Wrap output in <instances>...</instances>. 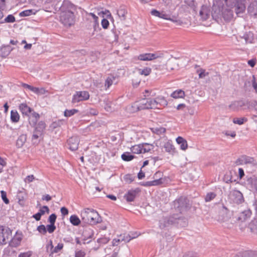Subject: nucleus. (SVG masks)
Instances as JSON below:
<instances>
[{
  "label": "nucleus",
  "instance_id": "obj_55",
  "mask_svg": "<svg viewBox=\"0 0 257 257\" xmlns=\"http://www.w3.org/2000/svg\"><path fill=\"white\" fill-rule=\"evenodd\" d=\"M151 72V69L149 67H146L142 70H140V73L145 76L149 75Z\"/></svg>",
  "mask_w": 257,
  "mask_h": 257
},
{
  "label": "nucleus",
  "instance_id": "obj_13",
  "mask_svg": "<svg viewBox=\"0 0 257 257\" xmlns=\"http://www.w3.org/2000/svg\"><path fill=\"white\" fill-rule=\"evenodd\" d=\"M19 109L23 115L27 116H29L31 113L34 111L33 109L25 103L20 104Z\"/></svg>",
  "mask_w": 257,
  "mask_h": 257
},
{
  "label": "nucleus",
  "instance_id": "obj_4",
  "mask_svg": "<svg viewBox=\"0 0 257 257\" xmlns=\"http://www.w3.org/2000/svg\"><path fill=\"white\" fill-rule=\"evenodd\" d=\"M224 2L229 3L230 9L236 13V15L239 16L240 14H243L246 9L245 4L242 1H224Z\"/></svg>",
  "mask_w": 257,
  "mask_h": 257
},
{
  "label": "nucleus",
  "instance_id": "obj_60",
  "mask_svg": "<svg viewBox=\"0 0 257 257\" xmlns=\"http://www.w3.org/2000/svg\"><path fill=\"white\" fill-rule=\"evenodd\" d=\"M180 257H197L195 253L192 251H188L183 253L180 255Z\"/></svg>",
  "mask_w": 257,
  "mask_h": 257
},
{
  "label": "nucleus",
  "instance_id": "obj_57",
  "mask_svg": "<svg viewBox=\"0 0 257 257\" xmlns=\"http://www.w3.org/2000/svg\"><path fill=\"white\" fill-rule=\"evenodd\" d=\"M16 21L15 17L12 15H9L5 19V23H14Z\"/></svg>",
  "mask_w": 257,
  "mask_h": 257
},
{
  "label": "nucleus",
  "instance_id": "obj_62",
  "mask_svg": "<svg viewBox=\"0 0 257 257\" xmlns=\"http://www.w3.org/2000/svg\"><path fill=\"white\" fill-rule=\"evenodd\" d=\"M109 25L108 21L106 19H103L101 21V25L103 28L107 29Z\"/></svg>",
  "mask_w": 257,
  "mask_h": 257
},
{
  "label": "nucleus",
  "instance_id": "obj_54",
  "mask_svg": "<svg viewBox=\"0 0 257 257\" xmlns=\"http://www.w3.org/2000/svg\"><path fill=\"white\" fill-rule=\"evenodd\" d=\"M2 199L3 201L6 204H8L9 203V200L7 197V193L6 191L4 190H2L1 191Z\"/></svg>",
  "mask_w": 257,
  "mask_h": 257
},
{
  "label": "nucleus",
  "instance_id": "obj_18",
  "mask_svg": "<svg viewBox=\"0 0 257 257\" xmlns=\"http://www.w3.org/2000/svg\"><path fill=\"white\" fill-rule=\"evenodd\" d=\"M164 148L165 151L171 154H173L175 152V148L173 145L172 142L168 140L164 143Z\"/></svg>",
  "mask_w": 257,
  "mask_h": 257
},
{
  "label": "nucleus",
  "instance_id": "obj_40",
  "mask_svg": "<svg viewBox=\"0 0 257 257\" xmlns=\"http://www.w3.org/2000/svg\"><path fill=\"white\" fill-rule=\"evenodd\" d=\"M135 158V156L128 152H125L121 155V159L124 161H130Z\"/></svg>",
  "mask_w": 257,
  "mask_h": 257
},
{
  "label": "nucleus",
  "instance_id": "obj_3",
  "mask_svg": "<svg viewBox=\"0 0 257 257\" xmlns=\"http://www.w3.org/2000/svg\"><path fill=\"white\" fill-rule=\"evenodd\" d=\"M81 217L84 222L90 224L98 223L101 220L98 212L92 208H85L82 210Z\"/></svg>",
  "mask_w": 257,
  "mask_h": 257
},
{
  "label": "nucleus",
  "instance_id": "obj_53",
  "mask_svg": "<svg viewBox=\"0 0 257 257\" xmlns=\"http://www.w3.org/2000/svg\"><path fill=\"white\" fill-rule=\"evenodd\" d=\"M46 230L49 233H53L56 229V226L54 224H48L46 226Z\"/></svg>",
  "mask_w": 257,
  "mask_h": 257
},
{
  "label": "nucleus",
  "instance_id": "obj_64",
  "mask_svg": "<svg viewBox=\"0 0 257 257\" xmlns=\"http://www.w3.org/2000/svg\"><path fill=\"white\" fill-rule=\"evenodd\" d=\"M235 164L236 165H240L243 164V156L237 159L235 162Z\"/></svg>",
  "mask_w": 257,
  "mask_h": 257
},
{
  "label": "nucleus",
  "instance_id": "obj_25",
  "mask_svg": "<svg viewBox=\"0 0 257 257\" xmlns=\"http://www.w3.org/2000/svg\"><path fill=\"white\" fill-rule=\"evenodd\" d=\"M243 161L244 164H251L253 166L257 165V163L254 159L252 157L243 155Z\"/></svg>",
  "mask_w": 257,
  "mask_h": 257
},
{
  "label": "nucleus",
  "instance_id": "obj_6",
  "mask_svg": "<svg viewBox=\"0 0 257 257\" xmlns=\"http://www.w3.org/2000/svg\"><path fill=\"white\" fill-rule=\"evenodd\" d=\"M211 3L209 1L203 4L199 11V16L203 21H206L211 16Z\"/></svg>",
  "mask_w": 257,
  "mask_h": 257
},
{
  "label": "nucleus",
  "instance_id": "obj_20",
  "mask_svg": "<svg viewBox=\"0 0 257 257\" xmlns=\"http://www.w3.org/2000/svg\"><path fill=\"white\" fill-rule=\"evenodd\" d=\"M247 11L251 15L257 16V1H252L248 7Z\"/></svg>",
  "mask_w": 257,
  "mask_h": 257
},
{
  "label": "nucleus",
  "instance_id": "obj_56",
  "mask_svg": "<svg viewBox=\"0 0 257 257\" xmlns=\"http://www.w3.org/2000/svg\"><path fill=\"white\" fill-rule=\"evenodd\" d=\"M37 230L42 234H45L47 233L46 227L44 225H40L37 227Z\"/></svg>",
  "mask_w": 257,
  "mask_h": 257
},
{
  "label": "nucleus",
  "instance_id": "obj_42",
  "mask_svg": "<svg viewBox=\"0 0 257 257\" xmlns=\"http://www.w3.org/2000/svg\"><path fill=\"white\" fill-rule=\"evenodd\" d=\"M248 108L251 110H254L257 113V101L252 100L247 103Z\"/></svg>",
  "mask_w": 257,
  "mask_h": 257
},
{
  "label": "nucleus",
  "instance_id": "obj_9",
  "mask_svg": "<svg viewBox=\"0 0 257 257\" xmlns=\"http://www.w3.org/2000/svg\"><path fill=\"white\" fill-rule=\"evenodd\" d=\"M190 208L189 201L186 197H181L178 200V209L182 213Z\"/></svg>",
  "mask_w": 257,
  "mask_h": 257
},
{
  "label": "nucleus",
  "instance_id": "obj_30",
  "mask_svg": "<svg viewBox=\"0 0 257 257\" xmlns=\"http://www.w3.org/2000/svg\"><path fill=\"white\" fill-rule=\"evenodd\" d=\"M36 12H37V11H36L35 10H32V9L27 10H25V11L21 12L19 14V16L21 17L30 16L32 15H35Z\"/></svg>",
  "mask_w": 257,
  "mask_h": 257
},
{
  "label": "nucleus",
  "instance_id": "obj_21",
  "mask_svg": "<svg viewBox=\"0 0 257 257\" xmlns=\"http://www.w3.org/2000/svg\"><path fill=\"white\" fill-rule=\"evenodd\" d=\"M178 145L179 146V148L182 151H186L188 147L187 141L181 137H178Z\"/></svg>",
  "mask_w": 257,
  "mask_h": 257
},
{
  "label": "nucleus",
  "instance_id": "obj_19",
  "mask_svg": "<svg viewBox=\"0 0 257 257\" xmlns=\"http://www.w3.org/2000/svg\"><path fill=\"white\" fill-rule=\"evenodd\" d=\"M150 98L143 99L138 101L139 103V107L141 110L146 109H151L150 103L149 102Z\"/></svg>",
  "mask_w": 257,
  "mask_h": 257
},
{
  "label": "nucleus",
  "instance_id": "obj_58",
  "mask_svg": "<svg viewBox=\"0 0 257 257\" xmlns=\"http://www.w3.org/2000/svg\"><path fill=\"white\" fill-rule=\"evenodd\" d=\"M41 215H43L46 212L49 213V208L47 206H43L42 207L40 208L39 211L38 212Z\"/></svg>",
  "mask_w": 257,
  "mask_h": 257
},
{
  "label": "nucleus",
  "instance_id": "obj_2",
  "mask_svg": "<svg viewBox=\"0 0 257 257\" xmlns=\"http://www.w3.org/2000/svg\"><path fill=\"white\" fill-rule=\"evenodd\" d=\"M76 9V6L70 1H63L61 5L60 21L66 27H70L74 23V16L73 12Z\"/></svg>",
  "mask_w": 257,
  "mask_h": 257
},
{
  "label": "nucleus",
  "instance_id": "obj_31",
  "mask_svg": "<svg viewBox=\"0 0 257 257\" xmlns=\"http://www.w3.org/2000/svg\"><path fill=\"white\" fill-rule=\"evenodd\" d=\"M83 235L87 238H91L94 235V231L90 228H86L83 231Z\"/></svg>",
  "mask_w": 257,
  "mask_h": 257
},
{
  "label": "nucleus",
  "instance_id": "obj_16",
  "mask_svg": "<svg viewBox=\"0 0 257 257\" xmlns=\"http://www.w3.org/2000/svg\"><path fill=\"white\" fill-rule=\"evenodd\" d=\"M164 180L162 178H160L158 179H155L151 181H147L146 182L141 183L140 184L145 187H150L153 186H158L162 184Z\"/></svg>",
  "mask_w": 257,
  "mask_h": 257
},
{
  "label": "nucleus",
  "instance_id": "obj_38",
  "mask_svg": "<svg viewBox=\"0 0 257 257\" xmlns=\"http://www.w3.org/2000/svg\"><path fill=\"white\" fill-rule=\"evenodd\" d=\"M31 91L33 92L34 93L37 94H44L45 93V90L44 88H38V87H35L32 86V88L31 89Z\"/></svg>",
  "mask_w": 257,
  "mask_h": 257
},
{
  "label": "nucleus",
  "instance_id": "obj_15",
  "mask_svg": "<svg viewBox=\"0 0 257 257\" xmlns=\"http://www.w3.org/2000/svg\"><path fill=\"white\" fill-rule=\"evenodd\" d=\"M251 214V212L250 210H245L239 214L236 220L240 222H244L250 217Z\"/></svg>",
  "mask_w": 257,
  "mask_h": 257
},
{
  "label": "nucleus",
  "instance_id": "obj_44",
  "mask_svg": "<svg viewBox=\"0 0 257 257\" xmlns=\"http://www.w3.org/2000/svg\"><path fill=\"white\" fill-rule=\"evenodd\" d=\"M21 240V237H15L12 239L11 244L12 246H17L20 245Z\"/></svg>",
  "mask_w": 257,
  "mask_h": 257
},
{
  "label": "nucleus",
  "instance_id": "obj_50",
  "mask_svg": "<svg viewBox=\"0 0 257 257\" xmlns=\"http://www.w3.org/2000/svg\"><path fill=\"white\" fill-rule=\"evenodd\" d=\"M247 119L245 117L235 118L233 119V122L234 123L241 125L243 124L244 122L247 121Z\"/></svg>",
  "mask_w": 257,
  "mask_h": 257
},
{
  "label": "nucleus",
  "instance_id": "obj_7",
  "mask_svg": "<svg viewBox=\"0 0 257 257\" xmlns=\"http://www.w3.org/2000/svg\"><path fill=\"white\" fill-rule=\"evenodd\" d=\"M90 95L88 91H77L73 96L72 102L75 103L82 101L88 100Z\"/></svg>",
  "mask_w": 257,
  "mask_h": 257
},
{
  "label": "nucleus",
  "instance_id": "obj_45",
  "mask_svg": "<svg viewBox=\"0 0 257 257\" xmlns=\"http://www.w3.org/2000/svg\"><path fill=\"white\" fill-rule=\"evenodd\" d=\"M244 105V104L243 103L240 104V101H234L229 105V108L233 110H235L238 106H241Z\"/></svg>",
  "mask_w": 257,
  "mask_h": 257
},
{
  "label": "nucleus",
  "instance_id": "obj_51",
  "mask_svg": "<svg viewBox=\"0 0 257 257\" xmlns=\"http://www.w3.org/2000/svg\"><path fill=\"white\" fill-rule=\"evenodd\" d=\"M135 178V177L131 174H126L124 176V180L128 184L134 181Z\"/></svg>",
  "mask_w": 257,
  "mask_h": 257
},
{
  "label": "nucleus",
  "instance_id": "obj_17",
  "mask_svg": "<svg viewBox=\"0 0 257 257\" xmlns=\"http://www.w3.org/2000/svg\"><path fill=\"white\" fill-rule=\"evenodd\" d=\"M27 117H29V121L31 125L34 126L36 124L40 117V115L38 113L33 111L31 113L30 115L27 116Z\"/></svg>",
  "mask_w": 257,
  "mask_h": 257
},
{
  "label": "nucleus",
  "instance_id": "obj_49",
  "mask_svg": "<svg viewBox=\"0 0 257 257\" xmlns=\"http://www.w3.org/2000/svg\"><path fill=\"white\" fill-rule=\"evenodd\" d=\"M216 194L213 192L208 193L205 197V200L206 202H210L215 198Z\"/></svg>",
  "mask_w": 257,
  "mask_h": 257
},
{
  "label": "nucleus",
  "instance_id": "obj_43",
  "mask_svg": "<svg viewBox=\"0 0 257 257\" xmlns=\"http://www.w3.org/2000/svg\"><path fill=\"white\" fill-rule=\"evenodd\" d=\"M78 111V110L76 109H72L70 110L66 109L64 112V115L65 117H70L76 113Z\"/></svg>",
  "mask_w": 257,
  "mask_h": 257
},
{
  "label": "nucleus",
  "instance_id": "obj_34",
  "mask_svg": "<svg viewBox=\"0 0 257 257\" xmlns=\"http://www.w3.org/2000/svg\"><path fill=\"white\" fill-rule=\"evenodd\" d=\"M128 110L131 113H134L139 110H140L138 101L133 103L131 106L128 107Z\"/></svg>",
  "mask_w": 257,
  "mask_h": 257
},
{
  "label": "nucleus",
  "instance_id": "obj_47",
  "mask_svg": "<svg viewBox=\"0 0 257 257\" xmlns=\"http://www.w3.org/2000/svg\"><path fill=\"white\" fill-rule=\"evenodd\" d=\"M243 38L245 40L246 43H251L253 40V34L249 32L244 34Z\"/></svg>",
  "mask_w": 257,
  "mask_h": 257
},
{
  "label": "nucleus",
  "instance_id": "obj_35",
  "mask_svg": "<svg viewBox=\"0 0 257 257\" xmlns=\"http://www.w3.org/2000/svg\"><path fill=\"white\" fill-rule=\"evenodd\" d=\"M70 222L75 226L79 225L80 224V220L76 215H72L70 217Z\"/></svg>",
  "mask_w": 257,
  "mask_h": 257
},
{
  "label": "nucleus",
  "instance_id": "obj_5",
  "mask_svg": "<svg viewBox=\"0 0 257 257\" xmlns=\"http://www.w3.org/2000/svg\"><path fill=\"white\" fill-rule=\"evenodd\" d=\"M228 199L230 202L237 204H240L244 201L242 194L236 190H233L229 192Z\"/></svg>",
  "mask_w": 257,
  "mask_h": 257
},
{
  "label": "nucleus",
  "instance_id": "obj_61",
  "mask_svg": "<svg viewBox=\"0 0 257 257\" xmlns=\"http://www.w3.org/2000/svg\"><path fill=\"white\" fill-rule=\"evenodd\" d=\"M199 71H200V73H199V78H203L208 75V73L205 72V70L204 69H201L200 70H197L198 72H199Z\"/></svg>",
  "mask_w": 257,
  "mask_h": 257
},
{
  "label": "nucleus",
  "instance_id": "obj_28",
  "mask_svg": "<svg viewBox=\"0 0 257 257\" xmlns=\"http://www.w3.org/2000/svg\"><path fill=\"white\" fill-rule=\"evenodd\" d=\"M151 14L152 15L159 17L160 18H162L163 19H168L167 15L163 13H160L158 11L153 9L151 11Z\"/></svg>",
  "mask_w": 257,
  "mask_h": 257
},
{
  "label": "nucleus",
  "instance_id": "obj_22",
  "mask_svg": "<svg viewBox=\"0 0 257 257\" xmlns=\"http://www.w3.org/2000/svg\"><path fill=\"white\" fill-rule=\"evenodd\" d=\"M12 49L10 46L2 47L0 49V56L2 58L7 57L12 51Z\"/></svg>",
  "mask_w": 257,
  "mask_h": 257
},
{
  "label": "nucleus",
  "instance_id": "obj_33",
  "mask_svg": "<svg viewBox=\"0 0 257 257\" xmlns=\"http://www.w3.org/2000/svg\"><path fill=\"white\" fill-rule=\"evenodd\" d=\"M64 120L63 119H59L57 121L53 122L50 125V128L54 130L63 124Z\"/></svg>",
  "mask_w": 257,
  "mask_h": 257
},
{
  "label": "nucleus",
  "instance_id": "obj_41",
  "mask_svg": "<svg viewBox=\"0 0 257 257\" xmlns=\"http://www.w3.org/2000/svg\"><path fill=\"white\" fill-rule=\"evenodd\" d=\"M157 97V100L158 101V104L160 106V108L162 107H164L167 105V101L165 99V97L162 96H159Z\"/></svg>",
  "mask_w": 257,
  "mask_h": 257
},
{
  "label": "nucleus",
  "instance_id": "obj_37",
  "mask_svg": "<svg viewBox=\"0 0 257 257\" xmlns=\"http://www.w3.org/2000/svg\"><path fill=\"white\" fill-rule=\"evenodd\" d=\"M151 130L153 133L158 135L164 134L166 131V129L162 127H154Z\"/></svg>",
  "mask_w": 257,
  "mask_h": 257
},
{
  "label": "nucleus",
  "instance_id": "obj_32",
  "mask_svg": "<svg viewBox=\"0 0 257 257\" xmlns=\"http://www.w3.org/2000/svg\"><path fill=\"white\" fill-rule=\"evenodd\" d=\"M131 150L134 154H142V144L132 146Z\"/></svg>",
  "mask_w": 257,
  "mask_h": 257
},
{
  "label": "nucleus",
  "instance_id": "obj_10",
  "mask_svg": "<svg viewBox=\"0 0 257 257\" xmlns=\"http://www.w3.org/2000/svg\"><path fill=\"white\" fill-rule=\"evenodd\" d=\"M136 236H130L129 235L121 234L117 238H115L112 240V245L117 246L122 241L125 242L130 241L131 239L135 238Z\"/></svg>",
  "mask_w": 257,
  "mask_h": 257
},
{
  "label": "nucleus",
  "instance_id": "obj_36",
  "mask_svg": "<svg viewBox=\"0 0 257 257\" xmlns=\"http://www.w3.org/2000/svg\"><path fill=\"white\" fill-rule=\"evenodd\" d=\"M149 102L150 103L151 109H160L158 104V101L157 100V97H156L155 99L150 98Z\"/></svg>",
  "mask_w": 257,
  "mask_h": 257
},
{
  "label": "nucleus",
  "instance_id": "obj_29",
  "mask_svg": "<svg viewBox=\"0 0 257 257\" xmlns=\"http://www.w3.org/2000/svg\"><path fill=\"white\" fill-rule=\"evenodd\" d=\"M11 119L13 122H17L20 119V115L16 110H12L11 112Z\"/></svg>",
  "mask_w": 257,
  "mask_h": 257
},
{
  "label": "nucleus",
  "instance_id": "obj_24",
  "mask_svg": "<svg viewBox=\"0 0 257 257\" xmlns=\"http://www.w3.org/2000/svg\"><path fill=\"white\" fill-rule=\"evenodd\" d=\"M27 140V136L26 135L22 134L20 135L16 142V146L19 148H22Z\"/></svg>",
  "mask_w": 257,
  "mask_h": 257
},
{
  "label": "nucleus",
  "instance_id": "obj_46",
  "mask_svg": "<svg viewBox=\"0 0 257 257\" xmlns=\"http://www.w3.org/2000/svg\"><path fill=\"white\" fill-rule=\"evenodd\" d=\"M64 245L62 243H59L53 249L52 251H51V253L50 255H52L54 253H57L59 251H60L63 248Z\"/></svg>",
  "mask_w": 257,
  "mask_h": 257
},
{
  "label": "nucleus",
  "instance_id": "obj_11",
  "mask_svg": "<svg viewBox=\"0 0 257 257\" xmlns=\"http://www.w3.org/2000/svg\"><path fill=\"white\" fill-rule=\"evenodd\" d=\"M79 140L78 137L73 136L67 140L68 148L71 151H76L78 148Z\"/></svg>",
  "mask_w": 257,
  "mask_h": 257
},
{
  "label": "nucleus",
  "instance_id": "obj_26",
  "mask_svg": "<svg viewBox=\"0 0 257 257\" xmlns=\"http://www.w3.org/2000/svg\"><path fill=\"white\" fill-rule=\"evenodd\" d=\"M142 154H144L146 153L149 152L151 150H153L154 148V146L153 145L148 143H143L142 144Z\"/></svg>",
  "mask_w": 257,
  "mask_h": 257
},
{
  "label": "nucleus",
  "instance_id": "obj_59",
  "mask_svg": "<svg viewBox=\"0 0 257 257\" xmlns=\"http://www.w3.org/2000/svg\"><path fill=\"white\" fill-rule=\"evenodd\" d=\"M57 218V216L55 214L53 213L51 214L49 218H48V221L51 224H55V223L56 222V220Z\"/></svg>",
  "mask_w": 257,
  "mask_h": 257
},
{
  "label": "nucleus",
  "instance_id": "obj_14",
  "mask_svg": "<svg viewBox=\"0 0 257 257\" xmlns=\"http://www.w3.org/2000/svg\"><path fill=\"white\" fill-rule=\"evenodd\" d=\"M156 54L145 53L140 54L138 56V59L141 61H151L158 58Z\"/></svg>",
  "mask_w": 257,
  "mask_h": 257
},
{
  "label": "nucleus",
  "instance_id": "obj_39",
  "mask_svg": "<svg viewBox=\"0 0 257 257\" xmlns=\"http://www.w3.org/2000/svg\"><path fill=\"white\" fill-rule=\"evenodd\" d=\"M248 181L250 184L251 189L257 191V178H250L248 180Z\"/></svg>",
  "mask_w": 257,
  "mask_h": 257
},
{
  "label": "nucleus",
  "instance_id": "obj_48",
  "mask_svg": "<svg viewBox=\"0 0 257 257\" xmlns=\"http://www.w3.org/2000/svg\"><path fill=\"white\" fill-rule=\"evenodd\" d=\"M114 80L115 77L113 76L107 77L105 81V86L106 88H108L112 84Z\"/></svg>",
  "mask_w": 257,
  "mask_h": 257
},
{
  "label": "nucleus",
  "instance_id": "obj_1",
  "mask_svg": "<svg viewBox=\"0 0 257 257\" xmlns=\"http://www.w3.org/2000/svg\"><path fill=\"white\" fill-rule=\"evenodd\" d=\"M229 3L224 1H212L211 16L217 21L222 18L226 21H230L233 18V11L230 9Z\"/></svg>",
  "mask_w": 257,
  "mask_h": 257
},
{
  "label": "nucleus",
  "instance_id": "obj_52",
  "mask_svg": "<svg viewBox=\"0 0 257 257\" xmlns=\"http://www.w3.org/2000/svg\"><path fill=\"white\" fill-rule=\"evenodd\" d=\"M45 127L46 124L45 122L43 121H40L36 127V130L41 133L45 128Z\"/></svg>",
  "mask_w": 257,
  "mask_h": 257
},
{
  "label": "nucleus",
  "instance_id": "obj_12",
  "mask_svg": "<svg viewBox=\"0 0 257 257\" xmlns=\"http://www.w3.org/2000/svg\"><path fill=\"white\" fill-rule=\"evenodd\" d=\"M140 190L139 188L130 190L124 195V198L127 202H132L134 201L137 195L140 192Z\"/></svg>",
  "mask_w": 257,
  "mask_h": 257
},
{
  "label": "nucleus",
  "instance_id": "obj_27",
  "mask_svg": "<svg viewBox=\"0 0 257 257\" xmlns=\"http://www.w3.org/2000/svg\"><path fill=\"white\" fill-rule=\"evenodd\" d=\"M26 196V194L24 190L18 192L17 199L18 200L19 204H22L24 203Z\"/></svg>",
  "mask_w": 257,
  "mask_h": 257
},
{
  "label": "nucleus",
  "instance_id": "obj_8",
  "mask_svg": "<svg viewBox=\"0 0 257 257\" xmlns=\"http://www.w3.org/2000/svg\"><path fill=\"white\" fill-rule=\"evenodd\" d=\"M11 235L10 229L4 226H0V245L6 243V240L8 239Z\"/></svg>",
  "mask_w": 257,
  "mask_h": 257
},
{
  "label": "nucleus",
  "instance_id": "obj_23",
  "mask_svg": "<svg viewBox=\"0 0 257 257\" xmlns=\"http://www.w3.org/2000/svg\"><path fill=\"white\" fill-rule=\"evenodd\" d=\"M117 14L121 20H125V15L127 14L126 7L125 6H120L117 11Z\"/></svg>",
  "mask_w": 257,
  "mask_h": 257
},
{
  "label": "nucleus",
  "instance_id": "obj_63",
  "mask_svg": "<svg viewBox=\"0 0 257 257\" xmlns=\"http://www.w3.org/2000/svg\"><path fill=\"white\" fill-rule=\"evenodd\" d=\"M85 253L82 250H79L75 252V257H84Z\"/></svg>",
  "mask_w": 257,
  "mask_h": 257
}]
</instances>
